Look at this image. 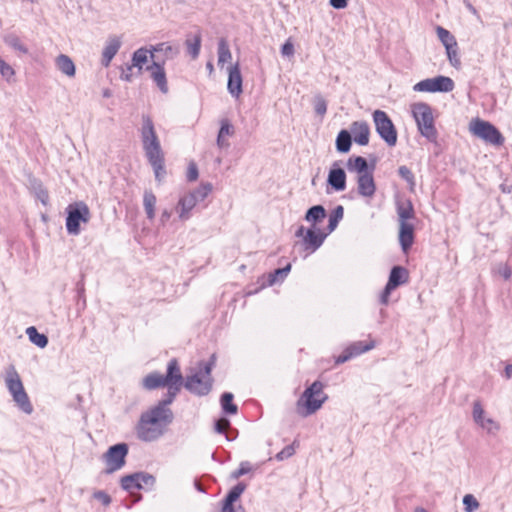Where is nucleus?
<instances>
[{"mask_svg": "<svg viewBox=\"0 0 512 512\" xmlns=\"http://www.w3.org/2000/svg\"><path fill=\"white\" fill-rule=\"evenodd\" d=\"M172 421V410L157 409L153 406L141 414L136 426L137 437L145 442L155 441L164 434Z\"/></svg>", "mask_w": 512, "mask_h": 512, "instance_id": "obj_1", "label": "nucleus"}, {"mask_svg": "<svg viewBox=\"0 0 512 512\" xmlns=\"http://www.w3.org/2000/svg\"><path fill=\"white\" fill-rule=\"evenodd\" d=\"M399 222V243L403 252H407L414 242V225L410 220L415 219V212L411 201H399L396 205Z\"/></svg>", "mask_w": 512, "mask_h": 512, "instance_id": "obj_2", "label": "nucleus"}, {"mask_svg": "<svg viewBox=\"0 0 512 512\" xmlns=\"http://www.w3.org/2000/svg\"><path fill=\"white\" fill-rule=\"evenodd\" d=\"M324 385L320 381H314L305 389L297 401V409L300 415L307 417L317 412L328 399L324 392Z\"/></svg>", "mask_w": 512, "mask_h": 512, "instance_id": "obj_3", "label": "nucleus"}, {"mask_svg": "<svg viewBox=\"0 0 512 512\" xmlns=\"http://www.w3.org/2000/svg\"><path fill=\"white\" fill-rule=\"evenodd\" d=\"M5 383L17 407L24 413L28 415L31 414L33 412V406L24 389L21 378L13 365H10L5 371Z\"/></svg>", "mask_w": 512, "mask_h": 512, "instance_id": "obj_4", "label": "nucleus"}, {"mask_svg": "<svg viewBox=\"0 0 512 512\" xmlns=\"http://www.w3.org/2000/svg\"><path fill=\"white\" fill-rule=\"evenodd\" d=\"M215 355H212L207 362L199 364V370L190 376H187L184 384L185 388L197 395H206L212 387L211 370L215 365Z\"/></svg>", "mask_w": 512, "mask_h": 512, "instance_id": "obj_5", "label": "nucleus"}, {"mask_svg": "<svg viewBox=\"0 0 512 512\" xmlns=\"http://www.w3.org/2000/svg\"><path fill=\"white\" fill-rule=\"evenodd\" d=\"M412 114L420 134L431 142L435 141L437 130L434 125L431 107L424 102L415 103L412 105Z\"/></svg>", "mask_w": 512, "mask_h": 512, "instance_id": "obj_6", "label": "nucleus"}, {"mask_svg": "<svg viewBox=\"0 0 512 512\" xmlns=\"http://www.w3.org/2000/svg\"><path fill=\"white\" fill-rule=\"evenodd\" d=\"M180 367L176 359H171L167 365L166 375L154 372L148 374L143 379V386L148 390H153L159 387H168L174 382L182 380Z\"/></svg>", "mask_w": 512, "mask_h": 512, "instance_id": "obj_7", "label": "nucleus"}, {"mask_svg": "<svg viewBox=\"0 0 512 512\" xmlns=\"http://www.w3.org/2000/svg\"><path fill=\"white\" fill-rule=\"evenodd\" d=\"M141 140L147 158L164 155L153 121L147 115L142 116Z\"/></svg>", "mask_w": 512, "mask_h": 512, "instance_id": "obj_8", "label": "nucleus"}, {"mask_svg": "<svg viewBox=\"0 0 512 512\" xmlns=\"http://www.w3.org/2000/svg\"><path fill=\"white\" fill-rule=\"evenodd\" d=\"M66 229L70 235L80 233V223H87L90 220V210L84 202H75L67 208Z\"/></svg>", "mask_w": 512, "mask_h": 512, "instance_id": "obj_9", "label": "nucleus"}, {"mask_svg": "<svg viewBox=\"0 0 512 512\" xmlns=\"http://www.w3.org/2000/svg\"><path fill=\"white\" fill-rule=\"evenodd\" d=\"M373 121L375 124L376 132L390 147L397 143V131L386 112L382 110H375L373 113Z\"/></svg>", "mask_w": 512, "mask_h": 512, "instance_id": "obj_10", "label": "nucleus"}, {"mask_svg": "<svg viewBox=\"0 0 512 512\" xmlns=\"http://www.w3.org/2000/svg\"><path fill=\"white\" fill-rule=\"evenodd\" d=\"M471 132L487 143L500 146L504 143V137L500 131L487 121L476 119L471 122Z\"/></svg>", "mask_w": 512, "mask_h": 512, "instance_id": "obj_11", "label": "nucleus"}, {"mask_svg": "<svg viewBox=\"0 0 512 512\" xmlns=\"http://www.w3.org/2000/svg\"><path fill=\"white\" fill-rule=\"evenodd\" d=\"M128 454V446L125 443H119L111 446L104 454L106 463L105 473L111 474L120 470L126 463L125 458Z\"/></svg>", "mask_w": 512, "mask_h": 512, "instance_id": "obj_12", "label": "nucleus"}, {"mask_svg": "<svg viewBox=\"0 0 512 512\" xmlns=\"http://www.w3.org/2000/svg\"><path fill=\"white\" fill-rule=\"evenodd\" d=\"M472 418L489 435L495 436L500 431V423L487 415L480 400L473 402Z\"/></svg>", "mask_w": 512, "mask_h": 512, "instance_id": "obj_13", "label": "nucleus"}, {"mask_svg": "<svg viewBox=\"0 0 512 512\" xmlns=\"http://www.w3.org/2000/svg\"><path fill=\"white\" fill-rule=\"evenodd\" d=\"M120 483L121 487L126 491L145 488L152 489L156 483V478L146 472H137L122 477Z\"/></svg>", "mask_w": 512, "mask_h": 512, "instance_id": "obj_14", "label": "nucleus"}, {"mask_svg": "<svg viewBox=\"0 0 512 512\" xmlns=\"http://www.w3.org/2000/svg\"><path fill=\"white\" fill-rule=\"evenodd\" d=\"M413 89L419 92H450L454 89V82L450 77L437 76L418 82Z\"/></svg>", "mask_w": 512, "mask_h": 512, "instance_id": "obj_15", "label": "nucleus"}, {"mask_svg": "<svg viewBox=\"0 0 512 512\" xmlns=\"http://www.w3.org/2000/svg\"><path fill=\"white\" fill-rule=\"evenodd\" d=\"M374 346H375V344L373 341H370L368 343H364L362 341L354 342L350 346H348L342 352L341 355H339L337 357L336 363L337 364L345 363L346 361L350 360L351 358L373 349Z\"/></svg>", "mask_w": 512, "mask_h": 512, "instance_id": "obj_16", "label": "nucleus"}, {"mask_svg": "<svg viewBox=\"0 0 512 512\" xmlns=\"http://www.w3.org/2000/svg\"><path fill=\"white\" fill-rule=\"evenodd\" d=\"M122 40L117 35L109 36L105 42V46L102 51L101 64L104 67H108L121 48Z\"/></svg>", "mask_w": 512, "mask_h": 512, "instance_id": "obj_17", "label": "nucleus"}, {"mask_svg": "<svg viewBox=\"0 0 512 512\" xmlns=\"http://www.w3.org/2000/svg\"><path fill=\"white\" fill-rule=\"evenodd\" d=\"M227 89L232 97L238 98L242 93V76L239 63H236L228 69Z\"/></svg>", "mask_w": 512, "mask_h": 512, "instance_id": "obj_18", "label": "nucleus"}, {"mask_svg": "<svg viewBox=\"0 0 512 512\" xmlns=\"http://www.w3.org/2000/svg\"><path fill=\"white\" fill-rule=\"evenodd\" d=\"M327 183L335 190V191H343L346 188V173L344 169L339 167L338 162H334L327 178Z\"/></svg>", "mask_w": 512, "mask_h": 512, "instance_id": "obj_19", "label": "nucleus"}, {"mask_svg": "<svg viewBox=\"0 0 512 512\" xmlns=\"http://www.w3.org/2000/svg\"><path fill=\"white\" fill-rule=\"evenodd\" d=\"M357 190L359 195L366 198H372L376 192V185L373 173H362L357 176Z\"/></svg>", "mask_w": 512, "mask_h": 512, "instance_id": "obj_20", "label": "nucleus"}, {"mask_svg": "<svg viewBox=\"0 0 512 512\" xmlns=\"http://www.w3.org/2000/svg\"><path fill=\"white\" fill-rule=\"evenodd\" d=\"M150 72V76L156 83L162 93L168 92V85L166 79V73L162 64L154 61L150 66L147 67Z\"/></svg>", "mask_w": 512, "mask_h": 512, "instance_id": "obj_21", "label": "nucleus"}, {"mask_svg": "<svg viewBox=\"0 0 512 512\" xmlns=\"http://www.w3.org/2000/svg\"><path fill=\"white\" fill-rule=\"evenodd\" d=\"M193 195L188 193L181 197L177 203L176 211L181 221H187L191 217V211L197 205Z\"/></svg>", "mask_w": 512, "mask_h": 512, "instance_id": "obj_22", "label": "nucleus"}, {"mask_svg": "<svg viewBox=\"0 0 512 512\" xmlns=\"http://www.w3.org/2000/svg\"><path fill=\"white\" fill-rule=\"evenodd\" d=\"M351 133L354 136V141L365 146L369 143L370 128L365 121H355L351 124Z\"/></svg>", "mask_w": 512, "mask_h": 512, "instance_id": "obj_23", "label": "nucleus"}, {"mask_svg": "<svg viewBox=\"0 0 512 512\" xmlns=\"http://www.w3.org/2000/svg\"><path fill=\"white\" fill-rule=\"evenodd\" d=\"M326 235L327 234H324L320 231H315L313 228L308 229L303 238V244L305 245V249L311 250L312 252L315 251L322 245Z\"/></svg>", "mask_w": 512, "mask_h": 512, "instance_id": "obj_24", "label": "nucleus"}, {"mask_svg": "<svg viewBox=\"0 0 512 512\" xmlns=\"http://www.w3.org/2000/svg\"><path fill=\"white\" fill-rule=\"evenodd\" d=\"M154 52L163 53L166 59H173L179 54L180 48L178 45H173L168 42H162L151 47V58H154Z\"/></svg>", "mask_w": 512, "mask_h": 512, "instance_id": "obj_25", "label": "nucleus"}, {"mask_svg": "<svg viewBox=\"0 0 512 512\" xmlns=\"http://www.w3.org/2000/svg\"><path fill=\"white\" fill-rule=\"evenodd\" d=\"M182 385H183V379L180 380L179 382H174L173 384L168 386L167 387L168 391H167L166 397L164 399H162L161 401H159L158 404L155 405L154 407L157 409H162V410H171L168 406L174 401V399H175L176 395L178 394V392L180 391Z\"/></svg>", "mask_w": 512, "mask_h": 512, "instance_id": "obj_26", "label": "nucleus"}, {"mask_svg": "<svg viewBox=\"0 0 512 512\" xmlns=\"http://www.w3.org/2000/svg\"><path fill=\"white\" fill-rule=\"evenodd\" d=\"M56 67L59 71H61L63 74H65L68 77H74L75 76V65L72 61V59L65 55L60 54L57 56L55 60Z\"/></svg>", "mask_w": 512, "mask_h": 512, "instance_id": "obj_27", "label": "nucleus"}, {"mask_svg": "<svg viewBox=\"0 0 512 512\" xmlns=\"http://www.w3.org/2000/svg\"><path fill=\"white\" fill-rule=\"evenodd\" d=\"M201 40V33L199 31L194 35H188L185 40L187 52L192 57V59H196L199 56Z\"/></svg>", "mask_w": 512, "mask_h": 512, "instance_id": "obj_28", "label": "nucleus"}, {"mask_svg": "<svg viewBox=\"0 0 512 512\" xmlns=\"http://www.w3.org/2000/svg\"><path fill=\"white\" fill-rule=\"evenodd\" d=\"M347 169L356 172L358 175L369 173L367 160L362 156L350 157L347 161Z\"/></svg>", "mask_w": 512, "mask_h": 512, "instance_id": "obj_29", "label": "nucleus"}, {"mask_svg": "<svg viewBox=\"0 0 512 512\" xmlns=\"http://www.w3.org/2000/svg\"><path fill=\"white\" fill-rule=\"evenodd\" d=\"M407 281V270L401 266H394L389 275L387 284L397 288L399 285Z\"/></svg>", "mask_w": 512, "mask_h": 512, "instance_id": "obj_30", "label": "nucleus"}, {"mask_svg": "<svg viewBox=\"0 0 512 512\" xmlns=\"http://www.w3.org/2000/svg\"><path fill=\"white\" fill-rule=\"evenodd\" d=\"M234 134V128L227 119L221 121V127L217 136V146L219 148H227L229 146L228 141L224 139L226 136Z\"/></svg>", "mask_w": 512, "mask_h": 512, "instance_id": "obj_31", "label": "nucleus"}, {"mask_svg": "<svg viewBox=\"0 0 512 512\" xmlns=\"http://www.w3.org/2000/svg\"><path fill=\"white\" fill-rule=\"evenodd\" d=\"M352 144L351 133L347 130H341L336 137V149L340 153H347L350 151Z\"/></svg>", "mask_w": 512, "mask_h": 512, "instance_id": "obj_32", "label": "nucleus"}, {"mask_svg": "<svg viewBox=\"0 0 512 512\" xmlns=\"http://www.w3.org/2000/svg\"><path fill=\"white\" fill-rule=\"evenodd\" d=\"M147 160L153 168L156 180L161 182L166 174L164 155L147 158Z\"/></svg>", "mask_w": 512, "mask_h": 512, "instance_id": "obj_33", "label": "nucleus"}, {"mask_svg": "<svg viewBox=\"0 0 512 512\" xmlns=\"http://www.w3.org/2000/svg\"><path fill=\"white\" fill-rule=\"evenodd\" d=\"M326 217V210L322 205H315L309 208L305 215V220L310 222L314 227L317 222L322 221Z\"/></svg>", "mask_w": 512, "mask_h": 512, "instance_id": "obj_34", "label": "nucleus"}, {"mask_svg": "<svg viewBox=\"0 0 512 512\" xmlns=\"http://www.w3.org/2000/svg\"><path fill=\"white\" fill-rule=\"evenodd\" d=\"M143 206L147 218L149 220H153L155 218V206H156V196L152 191L146 190L143 195Z\"/></svg>", "mask_w": 512, "mask_h": 512, "instance_id": "obj_35", "label": "nucleus"}, {"mask_svg": "<svg viewBox=\"0 0 512 512\" xmlns=\"http://www.w3.org/2000/svg\"><path fill=\"white\" fill-rule=\"evenodd\" d=\"M26 333L29 337V340L40 348H45L48 344V338L46 335L41 334L37 331V329L33 326L28 327Z\"/></svg>", "mask_w": 512, "mask_h": 512, "instance_id": "obj_36", "label": "nucleus"}, {"mask_svg": "<svg viewBox=\"0 0 512 512\" xmlns=\"http://www.w3.org/2000/svg\"><path fill=\"white\" fill-rule=\"evenodd\" d=\"M149 53L150 50L146 48H139L133 53L131 64L135 68H138V74L141 73L143 65L147 62Z\"/></svg>", "mask_w": 512, "mask_h": 512, "instance_id": "obj_37", "label": "nucleus"}, {"mask_svg": "<svg viewBox=\"0 0 512 512\" xmlns=\"http://www.w3.org/2000/svg\"><path fill=\"white\" fill-rule=\"evenodd\" d=\"M232 54L227 41L221 38L218 42V65L223 66L226 62L230 61Z\"/></svg>", "mask_w": 512, "mask_h": 512, "instance_id": "obj_38", "label": "nucleus"}, {"mask_svg": "<svg viewBox=\"0 0 512 512\" xmlns=\"http://www.w3.org/2000/svg\"><path fill=\"white\" fill-rule=\"evenodd\" d=\"M343 216H344L343 206L342 205L336 206L329 216V223L327 226L328 233H331L336 229V227L338 226V223L342 220Z\"/></svg>", "mask_w": 512, "mask_h": 512, "instance_id": "obj_39", "label": "nucleus"}, {"mask_svg": "<svg viewBox=\"0 0 512 512\" xmlns=\"http://www.w3.org/2000/svg\"><path fill=\"white\" fill-rule=\"evenodd\" d=\"M4 42L12 49L27 54L28 48L21 42L20 38L15 34H8L4 37Z\"/></svg>", "mask_w": 512, "mask_h": 512, "instance_id": "obj_40", "label": "nucleus"}, {"mask_svg": "<svg viewBox=\"0 0 512 512\" xmlns=\"http://www.w3.org/2000/svg\"><path fill=\"white\" fill-rule=\"evenodd\" d=\"M233 394L225 392L221 396V407L226 414H236L237 406L233 404Z\"/></svg>", "mask_w": 512, "mask_h": 512, "instance_id": "obj_41", "label": "nucleus"}, {"mask_svg": "<svg viewBox=\"0 0 512 512\" xmlns=\"http://www.w3.org/2000/svg\"><path fill=\"white\" fill-rule=\"evenodd\" d=\"M436 33H437L439 40L441 41V43L444 45L445 48H447L451 45H456L457 41H456L455 37L447 29H445L441 26H437Z\"/></svg>", "mask_w": 512, "mask_h": 512, "instance_id": "obj_42", "label": "nucleus"}, {"mask_svg": "<svg viewBox=\"0 0 512 512\" xmlns=\"http://www.w3.org/2000/svg\"><path fill=\"white\" fill-rule=\"evenodd\" d=\"M211 190H212V185L210 183H206V184H201L198 188L189 192L188 194L193 195L196 202L199 203V202L203 201L208 196V194L211 192Z\"/></svg>", "mask_w": 512, "mask_h": 512, "instance_id": "obj_43", "label": "nucleus"}, {"mask_svg": "<svg viewBox=\"0 0 512 512\" xmlns=\"http://www.w3.org/2000/svg\"><path fill=\"white\" fill-rule=\"evenodd\" d=\"M245 489L246 485L244 483H238L229 491L224 503H228V506H230V504H234V502L241 496Z\"/></svg>", "mask_w": 512, "mask_h": 512, "instance_id": "obj_44", "label": "nucleus"}, {"mask_svg": "<svg viewBox=\"0 0 512 512\" xmlns=\"http://www.w3.org/2000/svg\"><path fill=\"white\" fill-rule=\"evenodd\" d=\"M33 193L35 197L43 204L47 205L49 201L48 191L43 187L40 182L33 183Z\"/></svg>", "mask_w": 512, "mask_h": 512, "instance_id": "obj_45", "label": "nucleus"}, {"mask_svg": "<svg viewBox=\"0 0 512 512\" xmlns=\"http://www.w3.org/2000/svg\"><path fill=\"white\" fill-rule=\"evenodd\" d=\"M463 505L465 512H475L480 506L478 500L472 494H466L463 497Z\"/></svg>", "mask_w": 512, "mask_h": 512, "instance_id": "obj_46", "label": "nucleus"}, {"mask_svg": "<svg viewBox=\"0 0 512 512\" xmlns=\"http://www.w3.org/2000/svg\"><path fill=\"white\" fill-rule=\"evenodd\" d=\"M445 49L450 64L453 67H458L460 65V58L458 55V44L456 43V45H451Z\"/></svg>", "mask_w": 512, "mask_h": 512, "instance_id": "obj_47", "label": "nucleus"}, {"mask_svg": "<svg viewBox=\"0 0 512 512\" xmlns=\"http://www.w3.org/2000/svg\"><path fill=\"white\" fill-rule=\"evenodd\" d=\"M0 74L6 81H11L15 75L13 67L0 57Z\"/></svg>", "mask_w": 512, "mask_h": 512, "instance_id": "obj_48", "label": "nucleus"}, {"mask_svg": "<svg viewBox=\"0 0 512 512\" xmlns=\"http://www.w3.org/2000/svg\"><path fill=\"white\" fill-rule=\"evenodd\" d=\"M313 103L315 112L318 115L323 116L327 111V103L325 99L321 95H317L314 97Z\"/></svg>", "mask_w": 512, "mask_h": 512, "instance_id": "obj_49", "label": "nucleus"}, {"mask_svg": "<svg viewBox=\"0 0 512 512\" xmlns=\"http://www.w3.org/2000/svg\"><path fill=\"white\" fill-rule=\"evenodd\" d=\"M291 270V264L283 268L276 269L273 274H271L270 283L273 284L278 280H283Z\"/></svg>", "mask_w": 512, "mask_h": 512, "instance_id": "obj_50", "label": "nucleus"}, {"mask_svg": "<svg viewBox=\"0 0 512 512\" xmlns=\"http://www.w3.org/2000/svg\"><path fill=\"white\" fill-rule=\"evenodd\" d=\"M398 174L403 178L411 187L415 185V179L412 171L407 166H400Z\"/></svg>", "mask_w": 512, "mask_h": 512, "instance_id": "obj_51", "label": "nucleus"}, {"mask_svg": "<svg viewBox=\"0 0 512 512\" xmlns=\"http://www.w3.org/2000/svg\"><path fill=\"white\" fill-rule=\"evenodd\" d=\"M251 471V465L249 462L247 461H244V462H241L240 463V466L237 470L233 471L232 474H231V477L233 479H238L240 478L241 476L249 473Z\"/></svg>", "mask_w": 512, "mask_h": 512, "instance_id": "obj_52", "label": "nucleus"}, {"mask_svg": "<svg viewBox=\"0 0 512 512\" xmlns=\"http://www.w3.org/2000/svg\"><path fill=\"white\" fill-rule=\"evenodd\" d=\"M134 66L132 64L126 65V67L122 68L120 78L126 82H131L134 76Z\"/></svg>", "mask_w": 512, "mask_h": 512, "instance_id": "obj_53", "label": "nucleus"}, {"mask_svg": "<svg viewBox=\"0 0 512 512\" xmlns=\"http://www.w3.org/2000/svg\"><path fill=\"white\" fill-rule=\"evenodd\" d=\"M230 427V421L227 418H220L215 422V431L223 434Z\"/></svg>", "mask_w": 512, "mask_h": 512, "instance_id": "obj_54", "label": "nucleus"}, {"mask_svg": "<svg viewBox=\"0 0 512 512\" xmlns=\"http://www.w3.org/2000/svg\"><path fill=\"white\" fill-rule=\"evenodd\" d=\"M294 453V447L292 445H288L284 447L279 453L276 454V459L282 461L286 458L291 457Z\"/></svg>", "mask_w": 512, "mask_h": 512, "instance_id": "obj_55", "label": "nucleus"}, {"mask_svg": "<svg viewBox=\"0 0 512 512\" xmlns=\"http://www.w3.org/2000/svg\"><path fill=\"white\" fill-rule=\"evenodd\" d=\"M93 497L100 501L104 506H108L111 503V497L105 491H96L94 492Z\"/></svg>", "mask_w": 512, "mask_h": 512, "instance_id": "obj_56", "label": "nucleus"}, {"mask_svg": "<svg viewBox=\"0 0 512 512\" xmlns=\"http://www.w3.org/2000/svg\"><path fill=\"white\" fill-rule=\"evenodd\" d=\"M395 288L390 286L389 284H386L383 292L381 293V296H380V302L383 304V305H387L388 302H389V296L391 294V292L394 290Z\"/></svg>", "mask_w": 512, "mask_h": 512, "instance_id": "obj_57", "label": "nucleus"}, {"mask_svg": "<svg viewBox=\"0 0 512 512\" xmlns=\"http://www.w3.org/2000/svg\"><path fill=\"white\" fill-rule=\"evenodd\" d=\"M281 53L283 56H292L294 54V45L290 40L286 41L281 48Z\"/></svg>", "mask_w": 512, "mask_h": 512, "instance_id": "obj_58", "label": "nucleus"}, {"mask_svg": "<svg viewBox=\"0 0 512 512\" xmlns=\"http://www.w3.org/2000/svg\"><path fill=\"white\" fill-rule=\"evenodd\" d=\"M198 178V169L194 163H191L187 171V179L189 181H195Z\"/></svg>", "mask_w": 512, "mask_h": 512, "instance_id": "obj_59", "label": "nucleus"}, {"mask_svg": "<svg viewBox=\"0 0 512 512\" xmlns=\"http://www.w3.org/2000/svg\"><path fill=\"white\" fill-rule=\"evenodd\" d=\"M498 273L504 278V279H509L512 275V270L511 268L504 264V265H501L498 269Z\"/></svg>", "mask_w": 512, "mask_h": 512, "instance_id": "obj_60", "label": "nucleus"}, {"mask_svg": "<svg viewBox=\"0 0 512 512\" xmlns=\"http://www.w3.org/2000/svg\"><path fill=\"white\" fill-rule=\"evenodd\" d=\"M222 512H245L242 506L235 507L233 504L228 506V503H224Z\"/></svg>", "mask_w": 512, "mask_h": 512, "instance_id": "obj_61", "label": "nucleus"}, {"mask_svg": "<svg viewBox=\"0 0 512 512\" xmlns=\"http://www.w3.org/2000/svg\"><path fill=\"white\" fill-rule=\"evenodd\" d=\"M329 3L335 9H343L347 6L348 0H330Z\"/></svg>", "mask_w": 512, "mask_h": 512, "instance_id": "obj_62", "label": "nucleus"}, {"mask_svg": "<svg viewBox=\"0 0 512 512\" xmlns=\"http://www.w3.org/2000/svg\"><path fill=\"white\" fill-rule=\"evenodd\" d=\"M171 215H172V211L167 210V209L163 210L161 213V216H160V223L162 225H165L168 222V220L171 218Z\"/></svg>", "mask_w": 512, "mask_h": 512, "instance_id": "obj_63", "label": "nucleus"}, {"mask_svg": "<svg viewBox=\"0 0 512 512\" xmlns=\"http://www.w3.org/2000/svg\"><path fill=\"white\" fill-rule=\"evenodd\" d=\"M505 375H506L507 378H511L512 377V364H508L505 367Z\"/></svg>", "mask_w": 512, "mask_h": 512, "instance_id": "obj_64", "label": "nucleus"}]
</instances>
